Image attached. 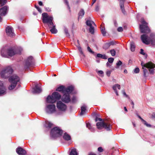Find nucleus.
Here are the masks:
<instances>
[{"label": "nucleus", "mask_w": 155, "mask_h": 155, "mask_svg": "<svg viewBox=\"0 0 155 155\" xmlns=\"http://www.w3.org/2000/svg\"><path fill=\"white\" fill-rule=\"evenodd\" d=\"M108 43L110 46L114 45L116 44V43L114 41H111L109 42Z\"/></svg>", "instance_id": "obj_47"}, {"label": "nucleus", "mask_w": 155, "mask_h": 155, "mask_svg": "<svg viewBox=\"0 0 155 155\" xmlns=\"http://www.w3.org/2000/svg\"><path fill=\"white\" fill-rule=\"evenodd\" d=\"M84 14V11L83 9H81L78 13V19L81 18Z\"/></svg>", "instance_id": "obj_30"}, {"label": "nucleus", "mask_w": 155, "mask_h": 155, "mask_svg": "<svg viewBox=\"0 0 155 155\" xmlns=\"http://www.w3.org/2000/svg\"><path fill=\"white\" fill-rule=\"evenodd\" d=\"M117 88L119 90H120V85L119 84H115L113 87V89L114 91V92H115L116 95L117 96H118V94L117 91Z\"/></svg>", "instance_id": "obj_23"}, {"label": "nucleus", "mask_w": 155, "mask_h": 155, "mask_svg": "<svg viewBox=\"0 0 155 155\" xmlns=\"http://www.w3.org/2000/svg\"><path fill=\"white\" fill-rule=\"evenodd\" d=\"M76 101V97L74 96L71 98V101L72 103H75Z\"/></svg>", "instance_id": "obj_48"}, {"label": "nucleus", "mask_w": 155, "mask_h": 155, "mask_svg": "<svg viewBox=\"0 0 155 155\" xmlns=\"http://www.w3.org/2000/svg\"><path fill=\"white\" fill-rule=\"evenodd\" d=\"M138 117L141 120V121L142 123L144 124L145 125H146L147 127H151V125L149 124H148L147 122L143 120V118H142L139 115L138 116Z\"/></svg>", "instance_id": "obj_28"}, {"label": "nucleus", "mask_w": 155, "mask_h": 155, "mask_svg": "<svg viewBox=\"0 0 155 155\" xmlns=\"http://www.w3.org/2000/svg\"><path fill=\"white\" fill-rule=\"evenodd\" d=\"M98 74L101 76H103L104 72L102 71H98Z\"/></svg>", "instance_id": "obj_45"}, {"label": "nucleus", "mask_w": 155, "mask_h": 155, "mask_svg": "<svg viewBox=\"0 0 155 155\" xmlns=\"http://www.w3.org/2000/svg\"><path fill=\"white\" fill-rule=\"evenodd\" d=\"M122 2H121V0H120V8L121 9L122 13L124 14H126V12L124 9V2L125 0H122Z\"/></svg>", "instance_id": "obj_26"}, {"label": "nucleus", "mask_w": 155, "mask_h": 155, "mask_svg": "<svg viewBox=\"0 0 155 155\" xmlns=\"http://www.w3.org/2000/svg\"><path fill=\"white\" fill-rule=\"evenodd\" d=\"M86 24L87 25L90 27L89 29L90 32L91 34H94V28L92 26V25L93 24L94 25L96 26V25L94 22L93 21L87 20L86 22Z\"/></svg>", "instance_id": "obj_12"}, {"label": "nucleus", "mask_w": 155, "mask_h": 155, "mask_svg": "<svg viewBox=\"0 0 155 155\" xmlns=\"http://www.w3.org/2000/svg\"><path fill=\"white\" fill-rule=\"evenodd\" d=\"M141 38L143 42L146 45L150 44V37L148 38V36L146 34H143L141 36Z\"/></svg>", "instance_id": "obj_13"}, {"label": "nucleus", "mask_w": 155, "mask_h": 155, "mask_svg": "<svg viewBox=\"0 0 155 155\" xmlns=\"http://www.w3.org/2000/svg\"><path fill=\"white\" fill-rule=\"evenodd\" d=\"M86 127L87 128H88L89 130H90L91 132H94L95 131V129L92 127L90 123H86Z\"/></svg>", "instance_id": "obj_32"}, {"label": "nucleus", "mask_w": 155, "mask_h": 155, "mask_svg": "<svg viewBox=\"0 0 155 155\" xmlns=\"http://www.w3.org/2000/svg\"><path fill=\"white\" fill-rule=\"evenodd\" d=\"M124 66V64H123L122 62L119 60L116 63L115 68L118 69L119 68L120 66H121V69H122Z\"/></svg>", "instance_id": "obj_24"}, {"label": "nucleus", "mask_w": 155, "mask_h": 155, "mask_svg": "<svg viewBox=\"0 0 155 155\" xmlns=\"http://www.w3.org/2000/svg\"><path fill=\"white\" fill-rule=\"evenodd\" d=\"M64 30L65 33V34L67 37H69L70 36V35L68 32V29L64 27Z\"/></svg>", "instance_id": "obj_40"}, {"label": "nucleus", "mask_w": 155, "mask_h": 155, "mask_svg": "<svg viewBox=\"0 0 155 155\" xmlns=\"http://www.w3.org/2000/svg\"><path fill=\"white\" fill-rule=\"evenodd\" d=\"M112 72V71H107L106 72V74L108 76H110Z\"/></svg>", "instance_id": "obj_52"}, {"label": "nucleus", "mask_w": 155, "mask_h": 155, "mask_svg": "<svg viewBox=\"0 0 155 155\" xmlns=\"http://www.w3.org/2000/svg\"><path fill=\"white\" fill-rule=\"evenodd\" d=\"M141 24L140 25V29L141 33H149L150 32V29L148 26V24L142 18L141 20Z\"/></svg>", "instance_id": "obj_7"}, {"label": "nucleus", "mask_w": 155, "mask_h": 155, "mask_svg": "<svg viewBox=\"0 0 155 155\" xmlns=\"http://www.w3.org/2000/svg\"><path fill=\"white\" fill-rule=\"evenodd\" d=\"M135 46L134 43L131 42L130 44V49L132 51H134L135 50Z\"/></svg>", "instance_id": "obj_37"}, {"label": "nucleus", "mask_w": 155, "mask_h": 155, "mask_svg": "<svg viewBox=\"0 0 155 155\" xmlns=\"http://www.w3.org/2000/svg\"><path fill=\"white\" fill-rule=\"evenodd\" d=\"M33 89L32 92L34 94H39L42 91L40 85L38 84L35 85V87H33Z\"/></svg>", "instance_id": "obj_14"}, {"label": "nucleus", "mask_w": 155, "mask_h": 155, "mask_svg": "<svg viewBox=\"0 0 155 155\" xmlns=\"http://www.w3.org/2000/svg\"><path fill=\"white\" fill-rule=\"evenodd\" d=\"M50 29V31L52 34H56L57 33L58 31L56 28V26L53 24V25L48 27Z\"/></svg>", "instance_id": "obj_20"}, {"label": "nucleus", "mask_w": 155, "mask_h": 155, "mask_svg": "<svg viewBox=\"0 0 155 155\" xmlns=\"http://www.w3.org/2000/svg\"><path fill=\"white\" fill-rule=\"evenodd\" d=\"M143 75L144 77H146L147 76L148 74V72L146 68L143 69Z\"/></svg>", "instance_id": "obj_39"}, {"label": "nucleus", "mask_w": 155, "mask_h": 155, "mask_svg": "<svg viewBox=\"0 0 155 155\" xmlns=\"http://www.w3.org/2000/svg\"><path fill=\"white\" fill-rule=\"evenodd\" d=\"M100 58L102 59H107V57L105 54H98L97 55L96 58Z\"/></svg>", "instance_id": "obj_33"}, {"label": "nucleus", "mask_w": 155, "mask_h": 155, "mask_svg": "<svg viewBox=\"0 0 155 155\" xmlns=\"http://www.w3.org/2000/svg\"><path fill=\"white\" fill-rule=\"evenodd\" d=\"M86 107V106L85 105H84L81 107V112L80 114V115H83L85 114Z\"/></svg>", "instance_id": "obj_29"}, {"label": "nucleus", "mask_w": 155, "mask_h": 155, "mask_svg": "<svg viewBox=\"0 0 155 155\" xmlns=\"http://www.w3.org/2000/svg\"><path fill=\"white\" fill-rule=\"evenodd\" d=\"M63 137V139L66 140H69L71 139L70 136L67 133L64 134Z\"/></svg>", "instance_id": "obj_27"}, {"label": "nucleus", "mask_w": 155, "mask_h": 155, "mask_svg": "<svg viewBox=\"0 0 155 155\" xmlns=\"http://www.w3.org/2000/svg\"><path fill=\"white\" fill-rule=\"evenodd\" d=\"M100 29L101 32L103 36L105 35L106 31L105 30V27L102 25L101 26Z\"/></svg>", "instance_id": "obj_34"}, {"label": "nucleus", "mask_w": 155, "mask_h": 155, "mask_svg": "<svg viewBox=\"0 0 155 155\" xmlns=\"http://www.w3.org/2000/svg\"><path fill=\"white\" fill-rule=\"evenodd\" d=\"M122 93L123 94V95L125 96L126 97H128V95H127L126 94V93L125 91L124 90H123L122 91Z\"/></svg>", "instance_id": "obj_50"}, {"label": "nucleus", "mask_w": 155, "mask_h": 155, "mask_svg": "<svg viewBox=\"0 0 155 155\" xmlns=\"http://www.w3.org/2000/svg\"><path fill=\"white\" fill-rule=\"evenodd\" d=\"M57 107L59 110L62 111H65L67 109L66 105L60 101L57 102Z\"/></svg>", "instance_id": "obj_11"}, {"label": "nucleus", "mask_w": 155, "mask_h": 155, "mask_svg": "<svg viewBox=\"0 0 155 155\" xmlns=\"http://www.w3.org/2000/svg\"><path fill=\"white\" fill-rule=\"evenodd\" d=\"M6 3V0H0V6H2Z\"/></svg>", "instance_id": "obj_42"}, {"label": "nucleus", "mask_w": 155, "mask_h": 155, "mask_svg": "<svg viewBox=\"0 0 155 155\" xmlns=\"http://www.w3.org/2000/svg\"><path fill=\"white\" fill-rule=\"evenodd\" d=\"M46 112L49 114H51L55 112L56 111L55 106L53 104H47L45 108Z\"/></svg>", "instance_id": "obj_9"}, {"label": "nucleus", "mask_w": 155, "mask_h": 155, "mask_svg": "<svg viewBox=\"0 0 155 155\" xmlns=\"http://www.w3.org/2000/svg\"><path fill=\"white\" fill-rule=\"evenodd\" d=\"M141 64L142 67L143 69L145 68H149L150 67H151V66H152V65L150 64V62H148L146 64H145L143 62H142Z\"/></svg>", "instance_id": "obj_25"}, {"label": "nucleus", "mask_w": 155, "mask_h": 155, "mask_svg": "<svg viewBox=\"0 0 155 155\" xmlns=\"http://www.w3.org/2000/svg\"><path fill=\"white\" fill-rule=\"evenodd\" d=\"M152 66L151 67H150L149 68H147L149 69V73L150 74H153L154 73V68H155V64H153L152 63H150Z\"/></svg>", "instance_id": "obj_22"}, {"label": "nucleus", "mask_w": 155, "mask_h": 155, "mask_svg": "<svg viewBox=\"0 0 155 155\" xmlns=\"http://www.w3.org/2000/svg\"><path fill=\"white\" fill-rule=\"evenodd\" d=\"M108 62L110 63H112L114 61V58H108Z\"/></svg>", "instance_id": "obj_44"}, {"label": "nucleus", "mask_w": 155, "mask_h": 155, "mask_svg": "<svg viewBox=\"0 0 155 155\" xmlns=\"http://www.w3.org/2000/svg\"><path fill=\"white\" fill-rule=\"evenodd\" d=\"M61 98V95L58 92H55L53 93L51 96L48 95L47 99L46 102L47 103H54L57 100H59Z\"/></svg>", "instance_id": "obj_3"}, {"label": "nucleus", "mask_w": 155, "mask_h": 155, "mask_svg": "<svg viewBox=\"0 0 155 155\" xmlns=\"http://www.w3.org/2000/svg\"><path fill=\"white\" fill-rule=\"evenodd\" d=\"M16 152L19 155V147H18L16 149Z\"/></svg>", "instance_id": "obj_60"}, {"label": "nucleus", "mask_w": 155, "mask_h": 155, "mask_svg": "<svg viewBox=\"0 0 155 155\" xmlns=\"http://www.w3.org/2000/svg\"><path fill=\"white\" fill-rule=\"evenodd\" d=\"M109 62H107L106 63V65L107 67H110V65L109 64Z\"/></svg>", "instance_id": "obj_64"}, {"label": "nucleus", "mask_w": 155, "mask_h": 155, "mask_svg": "<svg viewBox=\"0 0 155 155\" xmlns=\"http://www.w3.org/2000/svg\"><path fill=\"white\" fill-rule=\"evenodd\" d=\"M4 50L3 49L1 50V54L2 55V56L3 57H5V56L6 55L5 54H4Z\"/></svg>", "instance_id": "obj_51"}, {"label": "nucleus", "mask_w": 155, "mask_h": 155, "mask_svg": "<svg viewBox=\"0 0 155 155\" xmlns=\"http://www.w3.org/2000/svg\"><path fill=\"white\" fill-rule=\"evenodd\" d=\"M6 32L8 35L12 37L14 35V33L13 32L12 28L9 26L7 27L6 28Z\"/></svg>", "instance_id": "obj_15"}, {"label": "nucleus", "mask_w": 155, "mask_h": 155, "mask_svg": "<svg viewBox=\"0 0 155 155\" xmlns=\"http://www.w3.org/2000/svg\"><path fill=\"white\" fill-rule=\"evenodd\" d=\"M98 150L99 152H102L103 151V149L101 147H99L98 148Z\"/></svg>", "instance_id": "obj_54"}, {"label": "nucleus", "mask_w": 155, "mask_h": 155, "mask_svg": "<svg viewBox=\"0 0 155 155\" xmlns=\"http://www.w3.org/2000/svg\"><path fill=\"white\" fill-rule=\"evenodd\" d=\"M131 104L133 105L132 108H134V103L133 102V101H131Z\"/></svg>", "instance_id": "obj_63"}, {"label": "nucleus", "mask_w": 155, "mask_h": 155, "mask_svg": "<svg viewBox=\"0 0 155 155\" xmlns=\"http://www.w3.org/2000/svg\"><path fill=\"white\" fill-rule=\"evenodd\" d=\"M150 43L153 46L155 45V35L153 33H151L150 35Z\"/></svg>", "instance_id": "obj_21"}, {"label": "nucleus", "mask_w": 155, "mask_h": 155, "mask_svg": "<svg viewBox=\"0 0 155 155\" xmlns=\"http://www.w3.org/2000/svg\"><path fill=\"white\" fill-rule=\"evenodd\" d=\"M77 48H78V49L80 52L82 51V48H81V47L79 46V45L77 46Z\"/></svg>", "instance_id": "obj_57"}, {"label": "nucleus", "mask_w": 155, "mask_h": 155, "mask_svg": "<svg viewBox=\"0 0 155 155\" xmlns=\"http://www.w3.org/2000/svg\"><path fill=\"white\" fill-rule=\"evenodd\" d=\"M9 81L11 83V84L9 86L8 89L9 90L13 89L16 86L17 83L19 81V78L16 74H14L9 78Z\"/></svg>", "instance_id": "obj_4"}, {"label": "nucleus", "mask_w": 155, "mask_h": 155, "mask_svg": "<svg viewBox=\"0 0 155 155\" xmlns=\"http://www.w3.org/2000/svg\"><path fill=\"white\" fill-rule=\"evenodd\" d=\"M117 30L119 32H121L123 30V28L122 27H120L117 28Z\"/></svg>", "instance_id": "obj_53"}, {"label": "nucleus", "mask_w": 155, "mask_h": 155, "mask_svg": "<svg viewBox=\"0 0 155 155\" xmlns=\"http://www.w3.org/2000/svg\"><path fill=\"white\" fill-rule=\"evenodd\" d=\"M53 125V124L51 123L50 122L48 121L45 122V127L48 128H50Z\"/></svg>", "instance_id": "obj_35"}, {"label": "nucleus", "mask_w": 155, "mask_h": 155, "mask_svg": "<svg viewBox=\"0 0 155 155\" xmlns=\"http://www.w3.org/2000/svg\"><path fill=\"white\" fill-rule=\"evenodd\" d=\"M35 7L39 12L41 13L42 12L41 10L39 7L35 5Z\"/></svg>", "instance_id": "obj_49"}, {"label": "nucleus", "mask_w": 155, "mask_h": 155, "mask_svg": "<svg viewBox=\"0 0 155 155\" xmlns=\"http://www.w3.org/2000/svg\"><path fill=\"white\" fill-rule=\"evenodd\" d=\"M95 10L96 11H97L99 10V7L98 6H97L96 7Z\"/></svg>", "instance_id": "obj_62"}, {"label": "nucleus", "mask_w": 155, "mask_h": 155, "mask_svg": "<svg viewBox=\"0 0 155 155\" xmlns=\"http://www.w3.org/2000/svg\"><path fill=\"white\" fill-rule=\"evenodd\" d=\"M65 88L62 86H61L58 87L56 89V91H62L63 93L64 94V90Z\"/></svg>", "instance_id": "obj_36"}, {"label": "nucleus", "mask_w": 155, "mask_h": 155, "mask_svg": "<svg viewBox=\"0 0 155 155\" xmlns=\"http://www.w3.org/2000/svg\"><path fill=\"white\" fill-rule=\"evenodd\" d=\"M42 22L44 23H46L48 25V27L53 25V18L52 16H49L46 13H42Z\"/></svg>", "instance_id": "obj_5"}, {"label": "nucleus", "mask_w": 155, "mask_h": 155, "mask_svg": "<svg viewBox=\"0 0 155 155\" xmlns=\"http://www.w3.org/2000/svg\"><path fill=\"white\" fill-rule=\"evenodd\" d=\"M64 0V3L66 4V5H67L68 7V9H70V8L69 6V5L68 4V1H67V0Z\"/></svg>", "instance_id": "obj_56"}, {"label": "nucleus", "mask_w": 155, "mask_h": 155, "mask_svg": "<svg viewBox=\"0 0 155 155\" xmlns=\"http://www.w3.org/2000/svg\"><path fill=\"white\" fill-rule=\"evenodd\" d=\"M13 72V69L10 67H8L2 71L0 74L2 78H6L9 77Z\"/></svg>", "instance_id": "obj_8"}, {"label": "nucleus", "mask_w": 155, "mask_h": 155, "mask_svg": "<svg viewBox=\"0 0 155 155\" xmlns=\"http://www.w3.org/2000/svg\"><path fill=\"white\" fill-rule=\"evenodd\" d=\"M110 46V44H109V43H106L103 46V48L106 50L108 49L109 47Z\"/></svg>", "instance_id": "obj_41"}, {"label": "nucleus", "mask_w": 155, "mask_h": 155, "mask_svg": "<svg viewBox=\"0 0 155 155\" xmlns=\"http://www.w3.org/2000/svg\"><path fill=\"white\" fill-rule=\"evenodd\" d=\"M74 89L73 87L72 86H69L67 88H65L64 90V93L66 94H69V93H71Z\"/></svg>", "instance_id": "obj_19"}, {"label": "nucleus", "mask_w": 155, "mask_h": 155, "mask_svg": "<svg viewBox=\"0 0 155 155\" xmlns=\"http://www.w3.org/2000/svg\"><path fill=\"white\" fill-rule=\"evenodd\" d=\"M63 133L62 130L59 127H55L51 131L50 136L53 138H55L61 136Z\"/></svg>", "instance_id": "obj_6"}, {"label": "nucleus", "mask_w": 155, "mask_h": 155, "mask_svg": "<svg viewBox=\"0 0 155 155\" xmlns=\"http://www.w3.org/2000/svg\"><path fill=\"white\" fill-rule=\"evenodd\" d=\"M6 93V88L4 86L2 82L0 80V96L5 94Z\"/></svg>", "instance_id": "obj_16"}, {"label": "nucleus", "mask_w": 155, "mask_h": 155, "mask_svg": "<svg viewBox=\"0 0 155 155\" xmlns=\"http://www.w3.org/2000/svg\"><path fill=\"white\" fill-rule=\"evenodd\" d=\"M95 120L96 122L98 120L101 121V122H98L96 124V126L98 129H101L103 128H104L107 130H110L111 129V126L110 124L104 121H102V119L97 117Z\"/></svg>", "instance_id": "obj_2"}, {"label": "nucleus", "mask_w": 155, "mask_h": 155, "mask_svg": "<svg viewBox=\"0 0 155 155\" xmlns=\"http://www.w3.org/2000/svg\"><path fill=\"white\" fill-rule=\"evenodd\" d=\"M87 49L88 51L90 52L93 54L94 53V52H93V51H92L90 47L89 46H88L87 48Z\"/></svg>", "instance_id": "obj_55"}, {"label": "nucleus", "mask_w": 155, "mask_h": 155, "mask_svg": "<svg viewBox=\"0 0 155 155\" xmlns=\"http://www.w3.org/2000/svg\"><path fill=\"white\" fill-rule=\"evenodd\" d=\"M78 152L75 148L72 149L69 153V155H78Z\"/></svg>", "instance_id": "obj_31"}, {"label": "nucleus", "mask_w": 155, "mask_h": 155, "mask_svg": "<svg viewBox=\"0 0 155 155\" xmlns=\"http://www.w3.org/2000/svg\"><path fill=\"white\" fill-rule=\"evenodd\" d=\"M18 51V49L14 48H10L7 50V54L9 56L12 57L17 54Z\"/></svg>", "instance_id": "obj_10"}, {"label": "nucleus", "mask_w": 155, "mask_h": 155, "mask_svg": "<svg viewBox=\"0 0 155 155\" xmlns=\"http://www.w3.org/2000/svg\"><path fill=\"white\" fill-rule=\"evenodd\" d=\"M110 53L112 56H114L116 54V51L114 49H112L110 51Z\"/></svg>", "instance_id": "obj_43"}, {"label": "nucleus", "mask_w": 155, "mask_h": 155, "mask_svg": "<svg viewBox=\"0 0 155 155\" xmlns=\"http://www.w3.org/2000/svg\"><path fill=\"white\" fill-rule=\"evenodd\" d=\"M140 53L143 55L145 54V53L143 52V50L142 49H141Z\"/></svg>", "instance_id": "obj_58"}, {"label": "nucleus", "mask_w": 155, "mask_h": 155, "mask_svg": "<svg viewBox=\"0 0 155 155\" xmlns=\"http://www.w3.org/2000/svg\"><path fill=\"white\" fill-rule=\"evenodd\" d=\"M45 9L46 11L48 12H50L51 11V9L49 8L45 7Z\"/></svg>", "instance_id": "obj_59"}, {"label": "nucleus", "mask_w": 155, "mask_h": 155, "mask_svg": "<svg viewBox=\"0 0 155 155\" xmlns=\"http://www.w3.org/2000/svg\"><path fill=\"white\" fill-rule=\"evenodd\" d=\"M8 7L5 6L0 8V15L1 16H5L7 12Z\"/></svg>", "instance_id": "obj_18"}, {"label": "nucleus", "mask_w": 155, "mask_h": 155, "mask_svg": "<svg viewBox=\"0 0 155 155\" xmlns=\"http://www.w3.org/2000/svg\"><path fill=\"white\" fill-rule=\"evenodd\" d=\"M23 70L22 74L25 71H31V68L33 67L35 65L34 58L32 56H29L25 59L23 63Z\"/></svg>", "instance_id": "obj_1"}, {"label": "nucleus", "mask_w": 155, "mask_h": 155, "mask_svg": "<svg viewBox=\"0 0 155 155\" xmlns=\"http://www.w3.org/2000/svg\"><path fill=\"white\" fill-rule=\"evenodd\" d=\"M26 151L21 147H20V155H26Z\"/></svg>", "instance_id": "obj_38"}, {"label": "nucleus", "mask_w": 155, "mask_h": 155, "mask_svg": "<svg viewBox=\"0 0 155 155\" xmlns=\"http://www.w3.org/2000/svg\"><path fill=\"white\" fill-rule=\"evenodd\" d=\"M61 99L62 101L66 103H68L71 100L69 95L64 93V94Z\"/></svg>", "instance_id": "obj_17"}, {"label": "nucleus", "mask_w": 155, "mask_h": 155, "mask_svg": "<svg viewBox=\"0 0 155 155\" xmlns=\"http://www.w3.org/2000/svg\"><path fill=\"white\" fill-rule=\"evenodd\" d=\"M39 5L40 6H42L43 5L42 2L41 1H39L38 2Z\"/></svg>", "instance_id": "obj_61"}, {"label": "nucleus", "mask_w": 155, "mask_h": 155, "mask_svg": "<svg viewBox=\"0 0 155 155\" xmlns=\"http://www.w3.org/2000/svg\"><path fill=\"white\" fill-rule=\"evenodd\" d=\"M139 71L140 69L138 68H135L134 70V73H138L139 72Z\"/></svg>", "instance_id": "obj_46"}]
</instances>
